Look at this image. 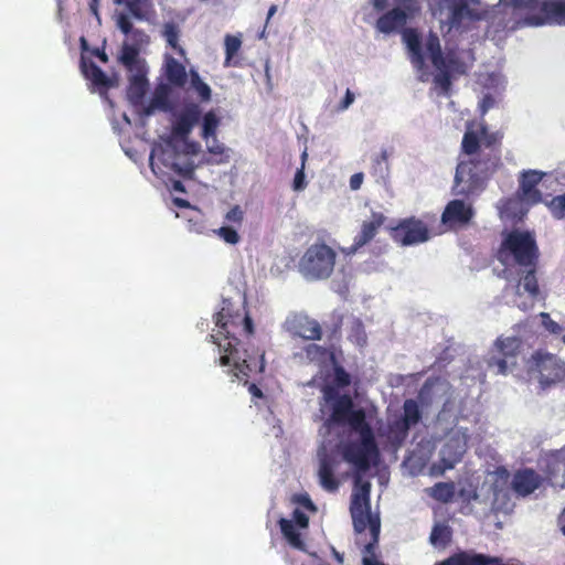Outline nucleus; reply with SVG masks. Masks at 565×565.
Instances as JSON below:
<instances>
[{
  "label": "nucleus",
  "mask_w": 565,
  "mask_h": 565,
  "mask_svg": "<svg viewBox=\"0 0 565 565\" xmlns=\"http://www.w3.org/2000/svg\"><path fill=\"white\" fill-rule=\"evenodd\" d=\"M461 150L468 156L476 157L481 149L480 130L473 131L468 129L462 137Z\"/></svg>",
  "instance_id": "33"
},
{
  "label": "nucleus",
  "mask_w": 565,
  "mask_h": 565,
  "mask_svg": "<svg viewBox=\"0 0 565 565\" xmlns=\"http://www.w3.org/2000/svg\"><path fill=\"white\" fill-rule=\"evenodd\" d=\"M473 216L472 206L466 204L462 200L450 201L441 215V221L445 225L450 227L457 225H466Z\"/></svg>",
  "instance_id": "20"
},
{
  "label": "nucleus",
  "mask_w": 565,
  "mask_h": 565,
  "mask_svg": "<svg viewBox=\"0 0 565 565\" xmlns=\"http://www.w3.org/2000/svg\"><path fill=\"white\" fill-rule=\"evenodd\" d=\"M544 175L545 173L537 170H526L520 174L516 194L522 202L534 205L542 201L537 185Z\"/></svg>",
  "instance_id": "17"
},
{
  "label": "nucleus",
  "mask_w": 565,
  "mask_h": 565,
  "mask_svg": "<svg viewBox=\"0 0 565 565\" xmlns=\"http://www.w3.org/2000/svg\"><path fill=\"white\" fill-rule=\"evenodd\" d=\"M248 392L254 397H256V398H263L264 397L263 391L255 383H249L248 384Z\"/></svg>",
  "instance_id": "53"
},
{
  "label": "nucleus",
  "mask_w": 565,
  "mask_h": 565,
  "mask_svg": "<svg viewBox=\"0 0 565 565\" xmlns=\"http://www.w3.org/2000/svg\"><path fill=\"white\" fill-rule=\"evenodd\" d=\"M388 170V153L386 150H382L379 156L373 158L370 172L375 178L376 182H380L385 180Z\"/></svg>",
  "instance_id": "34"
},
{
  "label": "nucleus",
  "mask_w": 565,
  "mask_h": 565,
  "mask_svg": "<svg viewBox=\"0 0 565 565\" xmlns=\"http://www.w3.org/2000/svg\"><path fill=\"white\" fill-rule=\"evenodd\" d=\"M98 2L99 0H90L89 9L94 15H98Z\"/></svg>",
  "instance_id": "59"
},
{
  "label": "nucleus",
  "mask_w": 565,
  "mask_h": 565,
  "mask_svg": "<svg viewBox=\"0 0 565 565\" xmlns=\"http://www.w3.org/2000/svg\"><path fill=\"white\" fill-rule=\"evenodd\" d=\"M510 4L514 9L537 11L524 18V25L565 24V0H510Z\"/></svg>",
  "instance_id": "7"
},
{
  "label": "nucleus",
  "mask_w": 565,
  "mask_h": 565,
  "mask_svg": "<svg viewBox=\"0 0 565 565\" xmlns=\"http://www.w3.org/2000/svg\"><path fill=\"white\" fill-rule=\"evenodd\" d=\"M221 125V118L214 110H209L202 117L201 137L207 142V150L213 154H223L225 147L216 139V132Z\"/></svg>",
  "instance_id": "19"
},
{
  "label": "nucleus",
  "mask_w": 565,
  "mask_h": 565,
  "mask_svg": "<svg viewBox=\"0 0 565 565\" xmlns=\"http://www.w3.org/2000/svg\"><path fill=\"white\" fill-rule=\"evenodd\" d=\"M450 14L448 22L450 28L461 29L465 26V22H475L483 18L482 13L469 8L466 0H454L449 7Z\"/></svg>",
  "instance_id": "21"
},
{
  "label": "nucleus",
  "mask_w": 565,
  "mask_h": 565,
  "mask_svg": "<svg viewBox=\"0 0 565 565\" xmlns=\"http://www.w3.org/2000/svg\"><path fill=\"white\" fill-rule=\"evenodd\" d=\"M354 337L358 344H363L366 341L363 323L355 320L352 326L350 338Z\"/></svg>",
  "instance_id": "44"
},
{
  "label": "nucleus",
  "mask_w": 565,
  "mask_h": 565,
  "mask_svg": "<svg viewBox=\"0 0 565 565\" xmlns=\"http://www.w3.org/2000/svg\"><path fill=\"white\" fill-rule=\"evenodd\" d=\"M81 68L84 77L92 83L99 94H106L109 88L115 86L114 81L93 61L87 62L82 57Z\"/></svg>",
  "instance_id": "22"
},
{
  "label": "nucleus",
  "mask_w": 565,
  "mask_h": 565,
  "mask_svg": "<svg viewBox=\"0 0 565 565\" xmlns=\"http://www.w3.org/2000/svg\"><path fill=\"white\" fill-rule=\"evenodd\" d=\"M386 217L383 213L373 212L370 220L363 221L360 232L355 235L353 244L348 248H342V253L350 256L354 255L360 248L369 244L384 225Z\"/></svg>",
  "instance_id": "14"
},
{
  "label": "nucleus",
  "mask_w": 565,
  "mask_h": 565,
  "mask_svg": "<svg viewBox=\"0 0 565 565\" xmlns=\"http://www.w3.org/2000/svg\"><path fill=\"white\" fill-rule=\"evenodd\" d=\"M495 257L504 266L533 267L539 264L540 250L532 233L512 230L502 239Z\"/></svg>",
  "instance_id": "4"
},
{
  "label": "nucleus",
  "mask_w": 565,
  "mask_h": 565,
  "mask_svg": "<svg viewBox=\"0 0 565 565\" xmlns=\"http://www.w3.org/2000/svg\"><path fill=\"white\" fill-rule=\"evenodd\" d=\"M163 36L168 45L180 56L185 55L184 49L179 44L180 30L177 24L169 22L163 26Z\"/></svg>",
  "instance_id": "36"
},
{
  "label": "nucleus",
  "mask_w": 565,
  "mask_h": 565,
  "mask_svg": "<svg viewBox=\"0 0 565 565\" xmlns=\"http://www.w3.org/2000/svg\"><path fill=\"white\" fill-rule=\"evenodd\" d=\"M422 420V409L417 401L407 398L403 404V414L391 425V431L398 440H404L409 429Z\"/></svg>",
  "instance_id": "15"
},
{
  "label": "nucleus",
  "mask_w": 565,
  "mask_h": 565,
  "mask_svg": "<svg viewBox=\"0 0 565 565\" xmlns=\"http://www.w3.org/2000/svg\"><path fill=\"white\" fill-rule=\"evenodd\" d=\"M171 168L173 171L178 172L180 175L185 177V178L191 177L193 173L192 167L181 168L177 163H172Z\"/></svg>",
  "instance_id": "52"
},
{
  "label": "nucleus",
  "mask_w": 565,
  "mask_h": 565,
  "mask_svg": "<svg viewBox=\"0 0 565 565\" xmlns=\"http://www.w3.org/2000/svg\"><path fill=\"white\" fill-rule=\"evenodd\" d=\"M172 189L177 192H182V193L185 192V188H184L183 183L179 180L173 181Z\"/></svg>",
  "instance_id": "58"
},
{
  "label": "nucleus",
  "mask_w": 565,
  "mask_h": 565,
  "mask_svg": "<svg viewBox=\"0 0 565 565\" xmlns=\"http://www.w3.org/2000/svg\"><path fill=\"white\" fill-rule=\"evenodd\" d=\"M430 542L434 545L443 544L446 545L451 540V530L448 525L445 524H436L434 525L430 533Z\"/></svg>",
  "instance_id": "38"
},
{
  "label": "nucleus",
  "mask_w": 565,
  "mask_h": 565,
  "mask_svg": "<svg viewBox=\"0 0 565 565\" xmlns=\"http://www.w3.org/2000/svg\"><path fill=\"white\" fill-rule=\"evenodd\" d=\"M480 137L482 150L476 157L457 164L451 189L454 195L468 199L479 194L501 166L503 134L490 131L487 125H481Z\"/></svg>",
  "instance_id": "3"
},
{
  "label": "nucleus",
  "mask_w": 565,
  "mask_h": 565,
  "mask_svg": "<svg viewBox=\"0 0 565 565\" xmlns=\"http://www.w3.org/2000/svg\"><path fill=\"white\" fill-rule=\"evenodd\" d=\"M391 237L402 246H411L429 239L427 225L414 216L404 218L391 228Z\"/></svg>",
  "instance_id": "11"
},
{
  "label": "nucleus",
  "mask_w": 565,
  "mask_h": 565,
  "mask_svg": "<svg viewBox=\"0 0 565 565\" xmlns=\"http://www.w3.org/2000/svg\"><path fill=\"white\" fill-rule=\"evenodd\" d=\"M328 427L348 425L356 433L359 440H351L343 445V459L353 465L359 471H366L376 465L380 450L371 425L366 420L364 409L355 408L352 397L341 396L335 401L333 413L324 422Z\"/></svg>",
  "instance_id": "2"
},
{
  "label": "nucleus",
  "mask_w": 565,
  "mask_h": 565,
  "mask_svg": "<svg viewBox=\"0 0 565 565\" xmlns=\"http://www.w3.org/2000/svg\"><path fill=\"white\" fill-rule=\"evenodd\" d=\"M126 6L129 12L137 19H142L143 14L140 8V1L137 0H126Z\"/></svg>",
  "instance_id": "49"
},
{
  "label": "nucleus",
  "mask_w": 565,
  "mask_h": 565,
  "mask_svg": "<svg viewBox=\"0 0 565 565\" xmlns=\"http://www.w3.org/2000/svg\"><path fill=\"white\" fill-rule=\"evenodd\" d=\"M276 12V6H271L268 10V18H270Z\"/></svg>",
  "instance_id": "63"
},
{
  "label": "nucleus",
  "mask_w": 565,
  "mask_h": 565,
  "mask_svg": "<svg viewBox=\"0 0 565 565\" xmlns=\"http://www.w3.org/2000/svg\"><path fill=\"white\" fill-rule=\"evenodd\" d=\"M291 521L292 523L295 522L296 525L300 529H307L309 525L308 515L299 509H295Z\"/></svg>",
  "instance_id": "47"
},
{
  "label": "nucleus",
  "mask_w": 565,
  "mask_h": 565,
  "mask_svg": "<svg viewBox=\"0 0 565 565\" xmlns=\"http://www.w3.org/2000/svg\"><path fill=\"white\" fill-rule=\"evenodd\" d=\"M522 341L518 337H499L488 358V366L495 369L498 374H507L518 363L521 353Z\"/></svg>",
  "instance_id": "9"
},
{
  "label": "nucleus",
  "mask_w": 565,
  "mask_h": 565,
  "mask_svg": "<svg viewBox=\"0 0 565 565\" xmlns=\"http://www.w3.org/2000/svg\"><path fill=\"white\" fill-rule=\"evenodd\" d=\"M154 157H156V150L153 149L151 151V154H150V158H149V161H150V167L152 169V171L154 172L156 171V163H154Z\"/></svg>",
  "instance_id": "61"
},
{
  "label": "nucleus",
  "mask_w": 565,
  "mask_h": 565,
  "mask_svg": "<svg viewBox=\"0 0 565 565\" xmlns=\"http://www.w3.org/2000/svg\"><path fill=\"white\" fill-rule=\"evenodd\" d=\"M333 363V380L332 384H326L322 386V399L324 405L329 407L330 414L333 413L335 401L341 396L351 397L349 394H340L339 390L348 387L351 384V375L344 370V367L337 363Z\"/></svg>",
  "instance_id": "16"
},
{
  "label": "nucleus",
  "mask_w": 565,
  "mask_h": 565,
  "mask_svg": "<svg viewBox=\"0 0 565 565\" xmlns=\"http://www.w3.org/2000/svg\"><path fill=\"white\" fill-rule=\"evenodd\" d=\"M540 484V476L529 468L518 470L512 479V489L522 497L533 493Z\"/></svg>",
  "instance_id": "23"
},
{
  "label": "nucleus",
  "mask_w": 565,
  "mask_h": 565,
  "mask_svg": "<svg viewBox=\"0 0 565 565\" xmlns=\"http://www.w3.org/2000/svg\"><path fill=\"white\" fill-rule=\"evenodd\" d=\"M542 323L547 331L553 334H558L562 330L561 326L554 321L548 313L542 312L541 315Z\"/></svg>",
  "instance_id": "46"
},
{
  "label": "nucleus",
  "mask_w": 565,
  "mask_h": 565,
  "mask_svg": "<svg viewBox=\"0 0 565 565\" xmlns=\"http://www.w3.org/2000/svg\"><path fill=\"white\" fill-rule=\"evenodd\" d=\"M529 374L535 376L542 388H547L565 377V363L556 355L536 351L529 361Z\"/></svg>",
  "instance_id": "8"
},
{
  "label": "nucleus",
  "mask_w": 565,
  "mask_h": 565,
  "mask_svg": "<svg viewBox=\"0 0 565 565\" xmlns=\"http://www.w3.org/2000/svg\"><path fill=\"white\" fill-rule=\"evenodd\" d=\"M426 52L436 70H447L454 75H465L467 64L460 58L458 53L449 50L446 54L441 51L440 40L437 34L430 32L425 43Z\"/></svg>",
  "instance_id": "10"
},
{
  "label": "nucleus",
  "mask_w": 565,
  "mask_h": 565,
  "mask_svg": "<svg viewBox=\"0 0 565 565\" xmlns=\"http://www.w3.org/2000/svg\"><path fill=\"white\" fill-rule=\"evenodd\" d=\"M397 2L403 8H393L376 20L375 26L381 33L390 34L404 28L407 20L419 10L415 0H397Z\"/></svg>",
  "instance_id": "12"
},
{
  "label": "nucleus",
  "mask_w": 565,
  "mask_h": 565,
  "mask_svg": "<svg viewBox=\"0 0 565 565\" xmlns=\"http://www.w3.org/2000/svg\"><path fill=\"white\" fill-rule=\"evenodd\" d=\"M498 473L502 475V476H504L507 478L509 477V472H508V470L505 468H499L498 469Z\"/></svg>",
  "instance_id": "62"
},
{
  "label": "nucleus",
  "mask_w": 565,
  "mask_h": 565,
  "mask_svg": "<svg viewBox=\"0 0 565 565\" xmlns=\"http://www.w3.org/2000/svg\"><path fill=\"white\" fill-rule=\"evenodd\" d=\"M371 2L373 7L379 11L384 10L388 4V0H371Z\"/></svg>",
  "instance_id": "55"
},
{
  "label": "nucleus",
  "mask_w": 565,
  "mask_h": 565,
  "mask_svg": "<svg viewBox=\"0 0 565 565\" xmlns=\"http://www.w3.org/2000/svg\"><path fill=\"white\" fill-rule=\"evenodd\" d=\"M335 262V250L324 242H316L300 257L298 270L308 280H326L333 274Z\"/></svg>",
  "instance_id": "6"
},
{
  "label": "nucleus",
  "mask_w": 565,
  "mask_h": 565,
  "mask_svg": "<svg viewBox=\"0 0 565 565\" xmlns=\"http://www.w3.org/2000/svg\"><path fill=\"white\" fill-rule=\"evenodd\" d=\"M242 46L239 38L227 34L225 36V66H230L233 57L237 54Z\"/></svg>",
  "instance_id": "39"
},
{
  "label": "nucleus",
  "mask_w": 565,
  "mask_h": 565,
  "mask_svg": "<svg viewBox=\"0 0 565 565\" xmlns=\"http://www.w3.org/2000/svg\"><path fill=\"white\" fill-rule=\"evenodd\" d=\"M191 88L198 94L201 102H209L212 97L211 87L201 78L195 70H190Z\"/></svg>",
  "instance_id": "35"
},
{
  "label": "nucleus",
  "mask_w": 565,
  "mask_h": 565,
  "mask_svg": "<svg viewBox=\"0 0 565 565\" xmlns=\"http://www.w3.org/2000/svg\"><path fill=\"white\" fill-rule=\"evenodd\" d=\"M318 476L324 490L334 492L339 489L340 483L334 476L333 465L327 456L320 460Z\"/></svg>",
  "instance_id": "28"
},
{
  "label": "nucleus",
  "mask_w": 565,
  "mask_h": 565,
  "mask_svg": "<svg viewBox=\"0 0 565 565\" xmlns=\"http://www.w3.org/2000/svg\"><path fill=\"white\" fill-rule=\"evenodd\" d=\"M547 206L555 218H565V193L554 196Z\"/></svg>",
  "instance_id": "40"
},
{
  "label": "nucleus",
  "mask_w": 565,
  "mask_h": 565,
  "mask_svg": "<svg viewBox=\"0 0 565 565\" xmlns=\"http://www.w3.org/2000/svg\"><path fill=\"white\" fill-rule=\"evenodd\" d=\"M215 324L218 333L211 334L210 338L223 352L220 356V364L223 366L232 365L234 376L244 380L248 384V377L262 373L265 369L264 352L255 350L248 352L242 348L241 338H250L254 334V323L248 312L232 311L230 306H224L215 315Z\"/></svg>",
  "instance_id": "1"
},
{
  "label": "nucleus",
  "mask_w": 565,
  "mask_h": 565,
  "mask_svg": "<svg viewBox=\"0 0 565 565\" xmlns=\"http://www.w3.org/2000/svg\"><path fill=\"white\" fill-rule=\"evenodd\" d=\"M201 118V108L198 104H188L177 116L172 125L171 134L174 138L185 140L193 127Z\"/></svg>",
  "instance_id": "18"
},
{
  "label": "nucleus",
  "mask_w": 565,
  "mask_h": 565,
  "mask_svg": "<svg viewBox=\"0 0 565 565\" xmlns=\"http://www.w3.org/2000/svg\"><path fill=\"white\" fill-rule=\"evenodd\" d=\"M522 276L520 277L515 294L521 295V288L529 295L532 300H535L540 296V287L536 277L537 265L522 267Z\"/></svg>",
  "instance_id": "25"
},
{
  "label": "nucleus",
  "mask_w": 565,
  "mask_h": 565,
  "mask_svg": "<svg viewBox=\"0 0 565 565\" xmlns=\"http://www.w3.org/2000/svg\"><path fill=\"white\" fill-rule=\"evenodd\" d=\"M354 98H355L354 94L350 89H347L345 96L338 107L339 110L348 109L353 104Z\"/></svg>",
  "instance_id": "50"
},
{
  "label": "nucleus",
  "mask_w": 565,
  "mask_h": 565,
  "mask_svg": "<svg viewBox=\"0 0 565 565\" xmlns=\"http://www.w3.org/2000/svg\"><path fill=\"white\" fill-rule=\"evenodd\" d=\"M173 202L179 207L185 209V207H190L191 206L190 202L188 200H184V199L175 198L173 200Z\"/></svg>",
  "instance_id": "57"
},
{
  "label": "nucleus",
  "mask_w": 565,
  "mask_h": 565,
  "mask_svg": "<svg viewBox=\"0 0 565 565\" xmlns=\"http://www.w3.org/2000/svg\"><path fill=\"white\" fill-rule=\"evenodd\" d=\"M297 501L309 510H316L312 501L308 495H300Z\"/></svg>",
  "instance_id": "54"
},
{
  "label": "nucleus",
  "mask_w": 565,
  "mask_h": 565,
  "mask_svg": "<svg viewBox=\"0 0 565 565\" xmlns=\"http://www.w3.org/2000/svg\"><path fill=\"white\" fill-rule=\"evenodd\" d=\"M301 354L308 363L319 366L326 365L328 362H334L335 358L333 351L316 343L305 345Z\"/></svg>",
  "instance_id": "27"
},
{
  "label": "nucleus",
  "mask_w": 565,
  "mask_h": 565,
  "mask_svg": "<svg viewBox=\"0 0 565 565\" xmlns=\"http://www.w3.org/2000/svg\"><path fill=\"white\" fill-rule=\"evenodd\" d=\"M117 26L124 34H129L132 32V23L128 15L121 13L117 19Z\"/></svg>",
  "instance_id": "48"
},
{
  "label": "nucleus",
  "mask_w": 565,
  "mask_h": 565,
  "mask_svg": "<svg viewBox=\"0 0 565 565\" xmlns=\"http://www.w3.org/2000/svg\"><path fill=\"white\" fill-rule=\"evenodd\" d=\"M371 487L370 481L362 480L360 476L354 478L350 513L356 533L364 532L367 525H370L372 541L365 545L364 552L374 555V550L379 541L380 522L379 520H373L371 516Z\"/></svg>",
  "instance_id": "5"
},
{
  "label": "nucleus",
  "mask_w": 565,
  "mask_h": 565,
  "mask_svg": "<svg viewBox=\"0 0 565 565\" xmlns=\"http://www.w3.org/2000/svg\"><path fill=\"white\" fill-rule=\"evenodd\" d=\"M307 158V153L303 152L302 153V163H301V168L297 170L296 174H295V178H294V183H292V188L295 191H301L306 188L307 183H306V175H305V160Z\"/></svg>",
  "instance_id": "43"
},
{
  "label": "nucleus",
  "mask_w": 565,
  "mask_h": 565,
  "mask_svg": "<svg viewBox=\"0 0 565 565\" xmlns=\"http://www.w3.org/2000/svg\"><path fill=\"white\" fill-rule=\"evenodd\" d=\"M436 71L437 74L434 77V83L438 87H440L443 93L448 94L451 88V78L454 74L449 73L447 70L444 68Z\"/></svg>",
  "instance_id": "41"
},
{
  "label": "nucleus",
  "mask_w": 565,
  "mask_h": 565,
  "mask_svg": "<svg viewBox=\"0 0 565 565\" xmlns=\"http://www.w3.org/2000/svg\"><path fill=\"white\" fill-rule=\"evenodd\" d=\"M119 62L128 71H134L139 63V50L134 45L125 44L121 49Z\"/></svg>",
  "instance_id": "37"
},
{
  "label": "nucleus",
  "mask_w": 565,
  "mask_h": 565,
  "mask_svg": "<svg viewBox=\"0 0 565 565\" xmlns=\"http://www.w3.org/2000/svg\"><path fill=\"white\" fill-rule=\"evenodd\" d=\"M94 54L100 60V62H103V63H107L108 62V56H107V54L105 53L104 50L96 49L94 51Z\"/></svg>",
  "instance_id": "56"
},
{
  "label": "nucleus",
  "mask_w": 565,
  "mask_h": 565,
  "mask_svg": "<svg viewBox=\"0 0 565 565\" xmlns=\"http://www.w3.org/2000/svg\"><path fill=\"white\" fill-rule=\"evenodd\" d=\"M427 492L434 500L448 503L455 498L456 487L454 482H437Z\"/></svg>",
  "instance_id": "32"
},
{
  "label": "nucleus",
  "mask_w": 565,
  "mask_h": 565,
  "mask_svg": "<svg viewBox=\"0 0 565 565\" xmlns=\"http://www.w3.org/2000/svg\"><path fill=\"white\" fill-rule=\"evenodd\" d=\"M486 554L460 552L437 565H484Z\"/></svg>",
  "instance_id": "31"
},
{
  "label": "nucleus",
  "mask_w": 565,
  "mask_h": 565,
  "mask_svg": "<svg viewBox=\"0 0 565 565\" xmlns=\"http://www.w3.org/2000/svg\"><path fill=\"white\" fill-rule=\"evenodd\" d=\"M225 220L230 223L241 225L244 220V212L241 206L234 205L231 207V210L225 215Z\"/></svg>",
  "instance_id": "45"
},
{
  "label": "nucleus",
  "mask_w": 565,
  "mask_h": 565,
  "mask_svg": "<svg viewBox=\"0 0 565 565\" xmlns=\"http://www.w3.org/2000/svg\"><path fill=\"white\" fill-rule=\"evenodd\" d=\"M148 82L145 75L136 74L129 81L127 96L131 104L139 105L147 92Z\"/></svg>",
  "instance_id": "30"
},
{
  "label": "nucleus",
  "mask_w": 565,
  "mask_h": 565,
  "mask_svg": "<svg viewBox=\"0 0 565 565\" xmlns=\"http://www.w3.org/2000/svg\"><path fill=\"white\" fill-rule=\"evenodd\" d=\"M164 65L167 81L174 87L183 88L188 82L185 66L168 54L164 57Z\"/></svg>",
  "instance_id": "26"
},
{
  "label": "nucleus",
  "mask_w": 565,
  "mask_h": 565,
  "mask_svg": "<svg viewBox=\"0 0 565 565\" xmlns=\"http://www.w3.org/2000/svg\"><path fill=\"white\" fill-rule=\"evenodd\" d=\"M491 104H492V98L487 96L483 99V103H482V110H483V113L491 106Z\"/></svg>",
  "instance_id": "60"
},
{
  "label": "nucleus",
  "mask_w": 565,
  "mask_h": 565,
  "mask_svg": "<svg viewBox=\"0 0 565 565\" xmlns=\"http://www.w3.org/2000/svg\"><path fill=\"white\" fill-rule=\"evenodd\" d=\"M363 179H364V175L362 172L354 173L350 178V188L352 190H359L361 188Z\"/></svg>",
  "instance_id": "51"
},
{
  "label": "nucleus",
  "mask_w": 565,
  "mask_h": 565,
  "mask_svg": "<svg viewBox=\"0 0 565 565\" xmlns=\"http://www.w3.org/2000/svg\"><path fill=\"white\" fill-rule=\"evenodd\" d=\"M216 234L226 243L235 245L239 242V235L236 230L231 226H222Z\"/></svg>",
  "instance_id": "42"
},
{
  "label": "nucleus",
  "mask_w": 565,
  "mask_h": 565,
  "mask_svg": "<svg viewBox=\"0 0 565 565\" xmlns=\"http://www.w3.org/2000/svg\"><path fill=\"white\" fill-rule=\"evenodd\" d=\"M403 41L407 47L411 63L415 68L422 71L425 67L422 39L416 29H404Z\"/></svg>",
  "instance_id": "24"
},
{
  "label": "nucleus",
  "mask_w": 565,
  "mask_h": 565,
  "mask_svg": "<svg viewBox=\"0 0 565 565\" xmlns=\"http://www.w3.org/2000/svg\"><path fill=\"white\" fill-rule=\"evenodd\" d=\"M286 330L297 338L303 340L317 341L322 338V328L320 323L303 313H294L285 322Z\"/></svg>",
  "instance_id": "13"
},
{
  "label": "nucleus",
  "mask_w": 565,
  "mask_h": 565,
  "mask_svg": "<svg viewBox=\"0 0 565 565\" xmlns=\"http://www.w3.org/2000/svg\"><path fill=\"white\" fill-rule=\"evenodd\" d=\"M334 555H335V558L339 563H342L343 562V556L341 554H339L338 552H334Z\"/></svg>",
  "instance_id": "64"
},
{
  "label": "nucleus",
  "mask_w": 565,
  "mask_h": 565,
  "mask_svg": "<svg viewBox=\"0 0 565 565\" xmlns=\"http://www.w3.org/2000/svg\"><path fill=\"white\" fill-rule=\"evenodd\" d=\"M278 524L284 537L287 540L290 546L299 551H306V544L302 541L300 533L296 530L291 520L280 518Z\"/></svg>",
  "instance_id": "29"
}]
</instances>
